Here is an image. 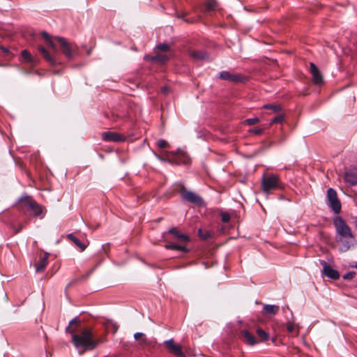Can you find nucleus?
Returning a JSON list of instances; mask_svg holds the SVG:
<instances>
[{
    "label": "nucleus",
    "mask_w": 357,
    "mask_h": 357,
    "mask_svg": "<svg viewBox=\"0 0 357 357\" xmlns=\"http://www.w3.org/2000/svg\"><path fill=\"white\" fill-rule=\"evenodd\" d=\"M218 77L232 83L243 82L245 80V78L241 74H233L228 71L220 72Z\"/></svg>",
    "instance_id": "1a4fd4ad"
},
{
    "label": "nucleus",
    "mask_w": 357,
    "mask_h": 357,
    "mask_svg": "<svg viewBox=\"0 0 357 357\" xmlns=\"http://www.w3.org/2000/svg\"><path fill=\"white\" fill-rule=\"evenodd\" d=\"M181 17L184 20V21L188 22V20L184 19L183 16H182Z\"/></svg>",
    "instance_id": "ea45409f"
},
{
    "label": "nucleus",
    "mask_w": 357,
    "mask_h": 357,
    "mask_svg": "<svg viewBox=\"0 0 357 357\" xmlns=\"http://www.w3.org/2000/svg\"><path fill=\"white\" fill-rule=\"evenodd\" d=\"M310 66L313 82L317 85L321 84L323 83V77L319 68L314 63H310Z\"/></svg>",
    "instance_id": "ddd939ff"
},
{
    "label": "nucleus",
    "mask_w": 357,
    "mask_h": 357,
    "mask_svg": "<svg viewBox=\"0 0 357 357\" xmlns=\"http://www.w3.org/2000/svg\"><path fill=\"white\" fill-rule=\"evenodd\" d=\"M49 256L50 254L45 252L43 256L40 257L38 264L35 265L36 272L40 273L44 271L47 264Z\"/></svg>",
    "instance_id": "4468645a"
},
{
    "label": "nucleus",
    "mask_w": 357,
    "mask_h": 357,
    "mask_svg": "<svg viewBox=\"0 0 357 357\" xmlns=\"http://www.w3.org/2000/svg\"><path fill=\"white\" fill-rule=\"evenodd\" d=\"M279 310L280 307L278 305L265 304L262 312L265 315L274 316L279 312Z\"/></svg>",
    "instance_id": "f3484780"
},
{
    "label": "nucleus",
    "mask_w": 357,
    "mask_h": 357,
    "mask_svg": "<svg viewBox=\"0 0 357 357\" xmlns=\"http://www.w3.org/2000/svg\"><path fill=\"white\" fill-rule=\"evenodd\" d=\"M165 248L168 250H178L183 252H187L188 251V249L185 246L177 245L175 243H167L165 245Z\"/></svg>",
    "instance_id": "aec40b11"
},
{
    "label": "nucleus",
    "mask_w": 357,
    "mask_h": 357,
    "mask_svg": "<svg viewBox=\"0 0 357 357\" xmlns=\"http://www.w3.org/2000/svg\"><path fill=\"white\" fill-rule=\"evenodd\" d=\"M1 49L5 52H8V49L6 48V47H1Z\"/></svg>",
    "instance_id": "58836bf2"
},
{
    "label": "nucleus",
    "mask_w": 357,
    "mask_h": 357,
    "mask_svg": "<svg viewBox=\"0 0 357 357\" xmlns=\"http://www.w3.org/2000/svg\"><path fill=\"white\" fill-rule=\"evenodd\" d=\"M55 39H56L57 41L60 43L64 55L67 58L71 59L73 56L72 45L68 43L64 38L56 36L55 37Z\"/></svg>",
    "instance_id": "9d476101"
},
{
    "label": "nucleus",
    "mask_w": 357,
    "mask_h": 357,
    "mask_svg": "<svg viewBox=\"0 0 357 357\" xmlns=\"http://www.w3.org/2000/svg\"><path fill=\"white\" fill-rule=\"evenodd\" d=\"M286 325L288 333H293L296 335L298 334V329L296 328L295 324L293 322L287 321Z\"/></svg>",
    "instance_id": "5701e85b"
},
{
    "label": "nucleus",
    "mask_w": 357,
    "mask_h": 357,
    "mask_svg": "<svg viewBox=\"0 0 357 357\" xmlns=\"http://www.w3.org/2000/svg\"><path fill=\"white\" fill-rule=\"evenodd\" d=\"M162 91L164 93H167V91H168V88L167 86H164L162 89Z\"/></svg>",
    "instance_id": "e433bc0d"
},
{
    "label": "nucleus",
    "mask_w": 357,
    "mask_h": 357,
    "mask_svg": "<svg viewBox=\"0 0 357 357\" xmlns=\"http://www.w3.org/2000/svg\"><path fill=\"white\" fill-rule=\"evenodd\" d=\"M333 224L336 231V241L341 244L340 250L347 251L355 241L351 229L346 222L340 216L333 219Z\"/></svg>",
    "instance_id": "f03ea898"
},
{
    "label": "nucleus",
    "mask_w": 357,
    "mask_h": 357,
    "mask_svg": "<svg viewBox=\"0 0 357 357\" xmlns=\"http://www.w3.org/2000/svg\"><path fill=\"white\" fill-rule=\"evenodd\" d=\"M355 275V272H348L342 278L344 280H351L354 278Z\"/></svg>",
    "instance_id": "7c9ffc66"
},
{
    "label": "nucleus",
    "mask_w": 357,
    "mask_h": 357,
    "mask_svg": "<svg viewBox=\"0 0 357 357\" xmlns=\"http://www.w3.org/2000/svg\"><path fill=\"white\" fill-rule=\"evenodd\" d=\"M102 139L105 142H121L126 139V137L116 132L107 131L102 133Z\"/></svg>",
    "instance_id": "6e6552de"
},
{
    "label": "nucleus",
    "mask_w": 357,
    "mask_h": 357,
    "mask_svg": "<svg viewBox=\"0 0 357 357\" xmlns=\"http://www.w3.org/2000/svg\"><path fill=\"white\" fill-rule=\"evenodd\" d=\"M250 132L255 133L256 135H261L263 132V129L259 128H253L249 130Z\"/></svg>",
    "instance_id": "72a5a7b5"
},
{
    "label": "nucleus",
    "mask_w": 357,
    "mask_h": 357,
    "mask_svg": "<svg viewBox=\"0 0 357 357\" xmlns=\"http://www.w3.org/2000/svg\"><path fill=\"white\" fill-rule=\"evenodd\" d=\"M42 36L46 40L47 45L51 48L52 51L53 52V54H57L58 48L55 43V41H57V40L55 39V37L52 38L47 32L45 31L42 33ZM38 50L46 60V61L48 62L51 66H54L59 63L55 59L54 55L52 56L43 45H39L38 47Z\"/></svg>",
    "instance_id": "7ed1b4c3"
},
{
    "label": "nucleus",
    "mask_w": 357,
    "mask_h": 357,
    "mask_svg": "<svg viewBox=\"0 0 357 357\" xmlns=\"http://www.w3.org/2000/svg\"><path fill=\"white\" fill-rule=\"evenodd\" d=\"M257 333L258 336L262 340H268L269 339V335L268 333L262 330L261 328H259L257 329Z\"/></svg>",
    "instance_id": "b1692460"
},
{
    "label": "nucleus",
    "mask_w": 357,
    "mask_h": 357,
    "mask_svg": "<svg viewBox=\"0 0 357 357\" xmlns=\"http://www.w3.org/2000/svg\"><path fill=\"white\" fill-rule=\"evenodd\" d=\"M157 144L160 148H166L168 146V143L164 139L158 140Z\"/></svg>",
    "instance_id": "473e14b6"
},
{
    "label": "nucleus",
    "mask_w": 357,
    "mask_h": 357,
    "mask_svg": "<svg viewBox=\"0 0 357 357\" xmlns=\"http://www.w3.org/2000/svg\"><path fill=\"white\" fill-rule=\"evenodd\" d=\"M215 8V4L213 3H208L207 5H206V9L207 10H213Z\"/></svg>",
    "instance_id": "f704fd0d"
},
{
    "label": "nucleus",
    "mask_w": 357,
    "mask_h": 357,
    "mask_svg": "<svg viewBox=\"0 0 357 357\" xmlns=\"http://www.w3.org/2000/svg\"><path fill=\"white\" fill-rule=\"evenodd\" d=\"M344 181L350 185H357V170L350 171L345 173L344 176Z\"/></svg>",
    "instance_id": "2eb2a0df"
},
{
    "label": "nucleus",
    "mask_w": 357,
    "mask_h": 357,
    "mask_svg": "<svg viewBox=\"0 0 357 357\" xmlns=\"http://www.w3.org/2000/svg\"><path fill=\"white\" fill-rule=\"evenodd\" d=\"M19 201L26 209L31 211L33 215L39 216L43 213L42 206L38 204L31 196H22Z\"/></svg>",
    "instance_id": "39448f33"
},
{
    "label": "nucleus",
    "mask_w": 357,
    "mask_h": 357,
    "mask_svg": "<svg viewBox=\"0 0 357 357\" xmlns=\"http://www.w3.org/2000/svg\"><path fill=\"white\" fill-rule=\"evenodd\" d=\"M156 48L159 50V51H161V52H167L169 50L170 47L167 44H165V43H162V44H159L158 45H157Z\"/></svg>",
    "instance_id": "c85d7f7f"
},
{
    "label": "nucleus",
    "mask_w": 357,
    "mask_h": 357,
    "mask_svg": "<svg viewBox=\"0 0 357 357\" xmlns=\"http://www.w3.org/2000/svg\"><path fill=\"white\" fill-rule=\"evenodd\" d=\"M241 335L243 337L244 342H245L248 344L252 346L257 343V340L255 336L249 331L246 330L242 331Z\"/></svg>",
    "instance_id": "a211bd4d"
},
{
    "label": "nucleus",
    "mask_w": 357,
    "mask_h": 357,
    "mask_svg": "<svg viewBox=\"0 0 357 357\" xmlns=\"http://www.w3.org/2000/svg\"><path fill=\"white\" fill-rule=\"evenodd\" d=\"M165 344L170 352L176 355L177 357H185V354L182 351L181 347L175 344L173 339L166 340Z\"/></svg>",
    "instance_id": "f8f14e48"
},
{
    "label": "nucleus",
    "mask_w": 357,
    "mask_h": 357,
    "mask_svg": "<svg viewBox=\"0 0 357 357\" xmlns=\"http://www.w3.org/2000/svg\"><path fill=\"white\" fill-rule=\"evenodd\" d=\"M22 56L27 61V62H32L33 59L31 57V55L30 53L26 50H24L21 52Z\"/></svg>",
    "instance_id": "bb28decb"
},
{
    "label": "nucleus",
    "mask_w": 357,
    "mask_h": 357,
    "mask_svg": "<svg viewBox=\"0 0 357 357\" xmlns=\"http://www.w3.org/2000/svg\"><path fill=\"white\" fill-rule=\"evenodd\" d=\"M190 161V159L188 158H185L184 160H183V163L184 164H188Z\"/></svg>",
    "instance_id": "4c0bfd02"
},
{
    "label": "nucleus",
    "mask_w": 357,
    "mask_h": 357,
    "mask_svg": "<svg viewBox=\"0 0 357 357\" xmlns=\"http://www.w3.org/2000/svg\"><path fill=\"white\" fill-rule=\"evenodd\" d=\"M283 120L284 116L282 115H279L273 119V120L271 121V123H279L282 122Z\"/></svg>",
    "instance_id": "c756f323"
},
{
    "label": "nucleus",
    "mask_w": 357,
    "mask_h": 357,
    "mask_svg": "<svg viewBox=\"0 0 357 357\" xmlns=\"http://www.w3.org/2000/svg\"><path fill=\"white\" fill-rule=\"evenodd\" d=\"M143 336V333H135L134 335V338L137 340H139V338H141Z\"/></svg>",
    "instance_id": "c9c22d12"
},
{
    "label": "nucleus",
    "mask_w": 357,
    "mask_h": 357,
    "mask_svg": "<svg viewBox=\"0 0 357 357\" xmlns=\"http://www.w3.org/2000/svg\"><path fill=\"white\" fill-rule=\"evenodd\" d=\"M169 59V56L163 53H158L155 56L152 57L153 61L165 62Z\"/></svg>",
    "instance_id": "4be33fe9"
},
{
    "label": "nucleus",
    "mask_w": 357,
    "mask_h": 357,
    "mask_svg": "<svg viewBox=\"0 0 357 357\" xmlns=\"http://www.w3.org/2000/svg\"><path fill=\"white\" fill-rule=\"evenodd\" d=\"M179 193L181 194V199L186 202L198 206H205L204 199L199 195L192 191L188 190L183 185H181Z\"/></svg>",
    "instance_id": "20e7f679"
},
{
    "label": "nucleus",
    "mask_w": 357,
    "mask_h": 357,
    "mask_svg": "<svg viewBox=\"0 0 357 357\" xmlns=\"http://www.w3.org/2000/svg\"><path fill=\"white\" fill-rule=\"evenodd\" d=\"M222 221L223 222H227L230 220V215L228 213H222L221 214Z\"/></svg>",
    "instance_id": "2f4dec72"
},
{
    "label": "nucleus",
    "mask_w": 357,
    "mask_h": 357,
    "mask_svg": "<svg viewBox=\"0 0 357 357\" xmlns=\"http://www.w3.org/2000/svg\"><path fill=\"white\" fill-rule=\"evenodd\" d=\"M168 232L173 235L178 241L188 242L190 241V237L188 235L181 234L176 227L169 229Z\"/></svg>",
    "instance_id": "dca6fc26"
},
{
    "label": "nucleus",
    "mask_w": 357,
    "mask_h": 357,
    "mask_svg": "<svg viewBox=\"0 0 357 357\" xmlns=\"http://www.w3.org/2000/svg\"><path fill=\"white\" fill-rule=\"evenodd\" d=\"M327 204L336 214H339L341 211V203L337 195V192L332 188L327 190Z\"/></svg>",
    "instance_id": "0eeeda50"
},
{
    "label": "nucleus",
    "mask_w": 357,
    "mask_h": 357,
    "mask_svg": "<svg viewBox=\"0 0 357 357\" xmlns=\"http://www.w3.org/2000/svg\"><path fill=\"white\" fill-rule=\"evenodd\" d=\"M320 264L323 266V273L328 278L333 280H337L340 278L338 271L332 268L326 261L324 260L320 261Z\"/></svg>",
    "instance_id": "9b49d317"
},
{
    "label": "nucleus",
    "mask_w": 357,
    "mask_h": 357,
    "mask_svg": "<svg viewBox=\"0 0 357 357\" xmlns=\"http://www.w3.org/2000/svg\"><path fill=\"white\" fill-rule=\"evenodd\" d=\"M77 318L73 319L66 329V332L71 334L72 342L77 349L82 348L84 350H93L104 342V338L95 337L92 329L90 328H84L79 334H76L75 330L70 329V326L77 322Z\"/></svg>",
    "instance_id": "f257e3e1"
},
{
    "label": "nucleus",
    "mask_w": 357,
    "mask_h": 357,
    "mask_svg": "<svg viewBox=\"0 0 357 357\" xmlns=\"http://www.w3.org/2000/svg\"><path fill=\"white\" fill-rule=\"evenodd\" d=\"M69 239H70L77 247H79L81 251H84L86 248V245L82 243L77 238H76L73 234L68 235Z\"/></svg>",
    "instance_id": "412c9836"
},
{
    "label": "nucleus",
    "mask_w": 357,
    "mask_h": 357,
    "mask_svg": "<svg viewBox=\"0 0 357 357\" xmlns=\"http://www.w3.org/2000/svg\"><path fill=\"white\" fill-rule=\"evenodd\" d=\"M198 236L200 238L206 240L211 236V233L208 231H204L202 229H199L198 230Z\"/></svg>",
    "instance_id": "393cba45"
},
{
    "label": "nucleus",
    "mask_w": 357,
    "mask_h": 357,
    "mask_svg": "<svg viewBox=\"0 0 357 357\" xmlns=\"http://www.w3.org/2000/svg\"><path fill=\"white\" fill-rule=\"evenodd\" d=\"M261 188L264 192L268 194L271 190L280 188V178L277 175L264 176L261 178Z\"/></svg>",
    "instance_id": "423d86ee"
},
{
    "label": "nucleus",
    "mask_w": 357,
    "mask_h": 357,
    "mask_svg": "<svg viewBox=\"0 0 357 357\" xmlns=\"http://www.w3.org/2000/svg\"><path fill=\"white\" fill-rule=\"evenodd\" d=\"M190 56L197 60H206L208 59V55L203 51H192Z\"/></svg>",
    "instance_id": "6ab92c4d"
},
{
    "label": "nucleus",
    "mask_w": 357,
    "mask_h": 357,
    "mask_svg": "<svg viewBox=\"0 0 357 357\" xmlns=\"http://www.w3.org/2000/svg\"><path fill=\"white\" fill-rule=\"evenodd\" d=\"M263 107L265 108V109H271V110H273L275 112H277L281 110V106L280 105H270V104H267V105H264L263 106Z\"/></svg>",
    "instance_id": "a878e982"
},
{
    "label": "nucleus",
    "mask_w": 357,
    "mask_h": 357,
    "mask_svg": "<svg viewBox=\"0 0 357 357\" xmlns=\"http://www.w3.org/2000/svg\"><path fill=\"white\" fill-rule=\"evenodd\" d=\"M259 122V119L257 117L247 119L244 121L245 124L248 125V126H252V125H254Z\"/></svg>",
    "instance_id": "cd10ccee"
}]
</instances>
